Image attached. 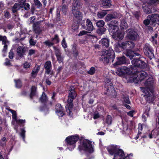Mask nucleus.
<instances>
[{
    "instance_id": "obj_41",
    "label": "nucleus",
    "mask_w": 159,
    "mask_h": 159,
    "mask_svg": "<svg viewBox=\"0 0 159 159\" xmlns=\"http://www.w3.org/2000/svg\"><path fill=\"white\" fill-rule=\"evenodd\" d=\"M112 121V117L110 115H108L106 119V123L108 125H111V124Z\"/></svg>"
},
{
    "instance_id": "obj_45",
    "label": "nucleus",
    "mask_w": 159,
    "mask_h": 159,
    "mask_svg": "<svg viewBox=\"0 0 159 159\" xmlns=\"http://www.w3.org/2000/svg\"><path fill=\"white\" fill-rule=\"evenodd\" d=\"M15 81L16 83V87L17 88H19L21 86L22 84L20 80H15Z\"/></svg>"
},
{
    "instance_id": "obj_6",
    "label": "nucleus",
    "mask_w": 159,
    "mask_h": 159,
    "mask_svg": "<svg viewBox=\"0 0 159 159\" xmlns=\"http://www.w3.org/2000/svg\"><path fill=\"white\" fill-rule=\"evenodd\" d=\"M132 64L133 66H131V69L132 70V67H139L140 68H146L147 65L145 62L140 60L139 58H134L131 61Z\"/></svg>"
},
{
    "instance_id": "obj_43",
    "label": "nucleus",
    "mask_w": 159,
    "mask_h": 159,
    "mask_svg": "<svg viewBox=\"0 0 159 159\" xmlns=\"http://www.w3.org/2000/svg\"><path fill=\"white\" fill-rule=\"evenodd\" d=\"M106 30V29L105 28H102L99 29L98 31V33L100 34H102L104 33V32Z\"/></svg>"
},
{
    "instance_id": "obj_7",
    "label": "nucleus",
    "mask_w": 159,
    "mask_h": 159,
    "mask_svg": "<svg viewBox=\"0 0 159 159\" xmlns=\"http://www.w3.org/2000/svg\"><path fill=\"white\" fill-rule=\"evenodd\" d=\"M53 48L57 61L59 63L63 64L64 56L62 55L61 50L60 48L55 46H53Z\"/></svg>"
},
{
    "instance_id": "obj_56",
    "label": "nucleus",
    "mask_w": 159,
    "mask_h": 159,
    "mask_svg": "<svg viewBox=\"0 0 159 159\" xmlns=\"http://www.w3.org/2000/svg\"><path fill=\"white\" fill-rule=\"evenodd\" d=\"M150 3L151 4H157L159 3V0H150Z\"/></svg>"
},
{
    "instance_id": "obj_32",
    "label": "nucleus",
    "mask_w": 159,
    "mask_h": 159,
    "mask_svg": "<svg viewBox=\"0 0 159 159\" xmlns=\"http://www.w3.org/2000/svg\"><path fill=\"white\" fill-rule=\"evenodd\" d=\"M102 44V46L104 47L107 48L109 46V40L107 38H104L101 39Z\"/></svg>"
},
{
    "instance_id": "obj_4",
    "label": "nucleus",
    "mask_w": 159,
    "mask_h": 159,
    "mask_svg": "<svg viewBox=\"0 0 159 159\" xmlns=\"http://www.w3.org/2000/svg\"><path fill=\"white\" fill-rule=\"evenodd\" d=\"M134 42L131 41H122L121 43H118L115 44V47L116 50L117 49H130L133 48L135 46Z\"/></svg>"
},
{
    "instance_id": "obj_22",
    "label": "nucleus",
    "mask_w": 159,
    "mask_h": 159,
    "mask_svg": "<svg viewBox=\"0 0 159 159\" xmlns=\"http://www.w3.org/2000/svg\"><path fill=\"white\" fill-rule=\"evenodd\" d=\"M106 87L107 88V91H109V92H110L111 91V92H112V94H111L112 96H113L114 97L115 96H116V93L114 89L113 84H112L111 83H110L107 84L106 85Z\"/></svg>"
},
{
    "instance_id": "obj_2",
    "label": "nucleus",
    "mask_w": 159,
    "mask_h": 159,
    "mask_svg": "<svg viewBox=\"0 0 159 159\" xmlns=\"http://www.w3.org/2000/svg\"><path fill=\"white\" fill-rule=\"evenodd\" d=\"M116 145H111L107 148V150L109 154L112 155H114L113 159H124L125 157L123 151Z\"/></svg>"
},
{
    "instance_id": "obj_1",
    "label": "nucleus",
    "mask_w": 159,
    "mask_h": 159,
    "mask_svg": "<svg viewBox=\"0 0 159 159\" xmlns=\"http://www.w3.org/2000/svg\"><path fill=\"white\" fill-rule=\"evenodd\" d=\"M154 82L153 78H150L144 83L146 87H140L144 93V96L145 100L149 103H152L155 99V97L153 93Z\"/></svg>"
},
{
    "instance_id": "obj_44",
    "label": "nucleus",
    "mask_w": 159,
    "mask_h": 159,
    "mask_svg": "<svg viewBox=\"0 0 159 159\" xmlns=\"http://www.w3.org/2000/svg\"><path fill=\"white\" fill-rule=\"evenodd\" d=\"M67 6L66 5H63L62 6L61 10L63 13L66 14L67 10Z\"/></svg>"
},
{
    "instance_id": "obj_3",
    "label": "nucleus",
    "mask_w": 159,
    "mask_h": 159,
    "mask_svg": "<svg viewBox=\"0 0 159 159\" xmlns=\"http://www.w3.org/2000/svg\"><path fill=\"white\" fill-rule=\"evenodd\" d=\"M132 72L134 74L131 77L130 80L135 83H138L139 81H141L148 76L147 73L143 71H138L137 68L132 67Z\"/></svg>"
},
{
    "instance_id": "obj_17",
    "label": "nucleus",
    "mask_w": 159,
    "mask_h": 159,
    "mask_svg": "<svg viewBox=\"0 0 159 159\" xmlns=\"http://www.w3.org/2000/svg\"><path fill=\"white\" fill-rule=\"evenodd\" d=\"M55 109L56 113L59 117H61L64 115L63 108L60 104H57L55 106Z\"/></svg>"
},
{
    "instance_id": "obj_48",
    "label": "nucleus",
    "mask_w": 159,
    "mask_h": 159,
    "mask_svg": "<svg viewBox=\"0 0 159 159\" xmlns=\"http://www.w3.org/2000/svg\"><path fill=\"white\" fill-rule=\"evenodd\" d=\"M143 23L146 25H150V18H149V16H148L147 19L143 21Z\"/></svg>"
},
{
    "instance_id": "obj_33",
    "label": "nucleus",
    "mask_w": 159,
    "mask_h": 159,
    "mask_svg": "<svg viewBox=\"0 0 159 159\" xmlns=\"http://www.w3.org/2000/svg\"><path fill=\"white\" fill-rule=\"evenodd\" d=\"M107 11H109V10H103L98 12L97 14V16L99 18H102L107 14Z\"/></svg>"
},
{
    "instance_id": "obj_12",
    "label": "nucleus",
    "mask_w": 159,
    "mask_h": 159,
    "mask_svg": "<svg viewBox=\"0 0 159 159\" xmlns=\"http://www.w3.org/2000/svg\"><path fill=\"white\" fill-rule=\"evenodd\" d=\"M81 25L83 29L89 31H92L94 29L92 22L89 19L86 20L85 25L84 23H82Z\"/></svg>"
},
{
    "instance_id": "obj_20",
    "label": "nucleus",
    "mask_w": 159,
    "mask_h": 159,
    "mask_svg": "<svg viewBox=\"0 0 159 159\" xmlns=\"http://www.w3.org/2000/svg\"><path fill=\"white\" fill-rule=\"evenodd\" d=\"M72 12L74 16L78 19L79 20H82V14L78 9H72Z\"/></svg>"
},
{
    "instance_id": "obj_13",
    "label": "nucleus",
    "mask_w": 159,
    "mask_h": 159,
    "mask_svg": "<svg viewBox=\"0 0 159 159\" xmlns=\"http://www.w3.org/2000/svg\"><path fill=\"white\" fill-rule=\"evenodd\" d=\"M143 51L144 54L150 59L154 57V55L152 50L149 46L147 45L145 46L143 48Z\"/></svg>"
},
{
    "instance_id": "obj_62",
    "label": "nucleus",
    "mask_w": 159,
    "mask_h": 159,
    "mask_svg": "<svg viewBox=\"0 0 159 159\" xmlns=\"http://www.w3.org/2000/svg\"><path fill=\"white\" fill-rule=\"evenodd\" d=\"M30 5L28 3H25L24 5V9L26 10H29L30 9Z\"/></svg>"
},
{
    "instance_id": "obj_54",
    "label": "nucleus",
    "mask_w": 159,
    "mask_h": 159,
    "mask_svg": "<svg viewBox=\"0 0 159 159\" xmlns=\"http://www.w3.org/2000/svg\"><path fill=\"white\" fill-rule=\"evenodd\" d=\"M43 43L48 47H51L54 44L53 43L49 41H46Z\"/></svg>"
},
{
    "instance_id": "obj_19",
    "label": "nucleus",
    "mask_w": 159,
    "mask_h": 159,
    "mask_svg": "<svg viewBox=\"0 0 159 159\" xmlns=\"http://www.w3.org/2000/svg\"><path fill=\"white\" fill-rule=\"evenodd\" d=\"M25 52L26 49L25 47L23 46H19L17 49V55L20 58L24 57V55H25Z\"/></svg>"
},
{
    "instance_id": "obj_11",
    "label": "nucleus",
    "mask_w": 159,
    "mask_h": 159,
    "mask_svg": "<svg viewBox=\"0 0 159 159\" xmlns=\"http://www.w3.org/2000/svg\"><path fill=\"white\" fill-rule=\"evenodd\" d=\"M130 69L126 66H124L118 68L116 71V74L119 75L121 76L130 73Z\"/></svg>"
},
{
    "instance_id": "obj_27",
    "label": "nucleus",
    "mask_w": 159,
    "mask_h": 159,
    "mask_svg": "<svg viewBox=\"0 0 159 159\" xmlns=\"http://www.w3.org/2000/svg\"><path fill=\"white\" fill-rule=\"evenodd\" d=\"M109 26V30L111 31V33L113 34L117 31L119 30V27L118 26L113 25V22L112 24H108Z\"/></svg>"
},
{
    "instance_id": "obj_63",
    "label": "nucleus",
    "mask_w": 159,
    "mask_h": 159,
    "mask_svg": "<svg viewBox=\"0 0 159 159\" xmlns=\"http://www.w3.org/2000/svg\"><path fill=\"white\" fill-rule=\"evenodd\" d=\"M133 15L135 16V18L138 19L139 16V13L138 11H134L133 12Z\"/></svg>"
},
{
    "instance_id": "obj_28",
    "label": "nucleus",
    "mask_w": 159,
    "mask_h": 159,
    "mask_svg": "<svg viewBox=\"0 0 159 159\" xmlns=\"http://www.w3.org/2000/svg\"><path fill=\"white\" fill-rule=\"evenodd\" d=\"M22 4L20 5L18 3H15L14 6L11 8V10L13 13L16 12L18 10H19L20 8H22Z\"/></svg>"
},
{
    "instance_id": "obj_29",
    "label": "nucleus",
    "mask_w": 159,
    "mask_h": 159,
    "mask_svg": "<svg viewBox=\"0 0 159 159\" xmlns=\"http://www.w3.org/2000/svg\"><path fill=\"white\" fill-rule=\"evenodd\" d=\"M102 4L105 8H109L111 6V0H102Z\"/></svg>"
},
{
    "instance_id": "obj_5",
    "label": "nucleus",
    "mask_w": 159,
    "mask_h": 159,
    "mask_svg": "<svg viewBox=\"0 0 159 159\" xmlns=\"http://www.w3.org/2000/svg\"><path fill=\"white\" fill-rule=\"evenodd\" d=\"M91 143V142L89 140H84L83 142L82 145L79 146V150H83L89 152H93V150Z\"/></svg>"
},
{
    "instance_id": "obj_34",
    "label": "nucleus",
    "mask_w": 159,
    "mask_h": 159,
    "mask_svg": "<svg viewBox=\"0 0 159 159\" xmlns=\"http://www.w3.org/2000/svg\"><path fill=\"white\" fill-rule=\"evenodd\" d=\"M128 25L126 22L124 20H121L120 27L121 29H126Z\"/></svg>"
},
{
    "instance_id": "obj_37",
    "label": "nucleus",
    "mask_w": 159,
    "mask_h": 159,
    "mask_svg": "<svg viewBox=\"0 0 159 159\" xmlns=\"http://www.w3.org/2000/svg\"><path fill=\"white\" fill-rule=\"evenodd\" d=\"M115 18V16L111 14H108L106 17L105 18V21L106 22H108Z\"/></svg>"
},
{
    "instance_id": "obj_25",
    "label": "nucleus",
    "mask_w": 159,
    "mask_h": 159,
    "mask_svg": "<svg viewBox=\"0 0 159 159\" xmlns=\"http://www.w3.org/2000/svg\"><path fill=\"white\" fill-rule=\"evenodd\" d=\"M125 58V57L124 56L118 57L117 58V61L116 62L114 63V65H120L125 63H126Z\"/></svg>"
},
{
    "instance_id": "obj_30",
    "label": "nucleus",
    "mask_w": 159,
    "mask_h": 159,
    "mask_svg": "<svg viewBox=\"0 0 159 159\" xmlns=\"http://www.w3.org/2000/svg\"><path fill=\"white\" fill-rule=\"evenodd\" d=\"M39 69L40 66H38L36 68H34L31 73V76L32 78H34L36 77Z\"/></svg>"
},
{
    "instance_id": "obj_15",
    "label": "nucleus",
    "mask_w": 159,
    "mask_h": 159,
    "mask_svg": "<svg viewBox=\"0 0 159 159\" xmlns=\"http://www.w3.org/2000/svg\"><path fill=\"white\" fill-rule=\"evenodd\" d=\"M0 41H2V44L4 45L2 51L3 52H5L7 49V46L9 44V42L8 41L6 36L0 35Z\"/></svg>"
},
{
    "instance_id": "obj_51",
    "label": "nucleus",
    "mask_w": 159,
    "mask_h": 159,
    "mask_svg": "<svg viewBox=\"0 0 159 159\" xmlns=\"http://www.w3.org/2000/svg\"><path fill=\"white\" fill-rule=\"evenodd\" d=\"M25 131L24 129H21V132L20 133V136L22 137L23 140L24 141L25 140Z\"/></svg>"
},
{
    "instance_id": "obj_53",
    "label": "nucleus",
    "mask_w": 159,
    "mask_h": 159,
    "mask_svg": "<svg viewBox=\"0 0 159 159\" xmlns=\"http://www.w3.org/2000/svg\"><path fill=\"white\" fill-rule=\"evenodd\" d=\"M95 69L93 67H92L90 68L89 71H88V74L92 75L95 72Z\"/></svg>"
},
{
    "instance_id": "obj_59",
    "label": "nucleus",
    "mask_w": 159,
    "mask_h": 159,
    "mask_svg": "<svg viewBox=\"0 0 159 159\" xmlns=\"http://www.w3.org/2000/svg\"><path fill=\"white\" fill-rule=\"evenodd\" d=\"M145 108L146 109V110L145 111V113H144V114L148 116L149 115L148 112L150 111V107H148V106H146Z\"/></svg>"
},
{
    "instance_id": "obj_61",
    "label": "nucleus",
    "mask_w": 159,
    "mask_h": 159,
    "mask_svg": "<svg viewBox=\"0 0 159 159\" xmlns=\"http://www.w3.org/2000/svg\"><path fill=\"white\" fill-rule=\"evenodd\" d=\"M73 50L74 52V55L75 57L78 55V52L77 51L76 49V48L75 47H74L73 48Z\"/></svg>"
},
{
    "instance_id": "obj_42",
    "label": "nucleus",
    "mask_w": 159,
    "mask_h": 159,
    "mask_svg": "<svg viewBox=\"0 0 159 159\" xmlns=\"http://www.w3.org/2000/svg\"><path fill=\"white\" fill-rule=\"evenodd\" d=\"M4 16L7 19H8L11 17V15L10 13L7 11H4Z\"/></svg>"
},
{
    "instance_id": "obj_40",
    "label": "nucleus",
    "mask_w": 159,
    "mask_h": 159,
    "mask_svg": "<svg viewBox=\"0 0 159 159\" xmlns=\"http://www.w3.org/2000/svg\"><path fill=\"white\" fill-rule=\"evenodd\" d=\"M105 24L104 21L102 20H100L98 21L96 23V25L98 27H103Z\"/></svg>"
},
{
    "instance_id": "obj_60",
    "label": "nucleus",
    "mask_w": 159,
    "mask_h": 159,
    "mask_svg": "<svg viewBox=\"0 0 159 159\" xmlns=\"http://www.w3.org/2000/svg\"><path fill=\"white\" fill-rule=\"evenodd\" d=\"M30 64L28 62H25L24 64V67L25 68L27 69L30 67Z\"/></svg>"
},
{
    "instance_id": "obj_49",
    "label": "nucleus",
    "mask_w": 159,
    "mask_h": 159,
    "mask_svg": "<svg viewBox=\"0 0 159 159\" xmlns=\"http://www.w3.org/2000/svg\"><path fill=\"white\" fill-rule=\"evenodd\" d=\"M12 114V118L13 119L15 120V121H16L17 120V116L16 113V112L13 111L12 112H11Z\"/></svg>"
},
{
    "instance_id": "obj_31",
    "label": "nucleus",
    "mask_w": 159,
    "mask_h": 159,
    "mask_svg": "<svg viewBox=\"0 0 159 159\" xmlns=\"http://www.w3.org/2000/svg\"><path fill=\"white\" fill-rule=\"evenodd\" d=\"M99 60L100 61H102L103 62L104 64H108L109 61H110V58L106 56L102 55L100 58Z\"/></svg>"
},
{
    "instance_id": "obj_10",
    "label": "nucleus",
    "mask_w": 159,
    "mask_h": 159,
    "mask_svg": "<svg viewBox=\"0 0 159 159\" xmlns=\"http://www.w3.org/2000/svg\"><path fill=\"white\" fill-rule=\"evenodd\" d=\"M127 37L130 40L135 41L138 37L137 33L132 29H129L126 31Z\"/></svg>"
},
{
    "instance_id": "obj_64",
    "label": "nucleus",
    "mask_w": 159,
    "mask_h": 159,
    "mask_svg": "<svg viewBox=\"0 0 159 159\" xmlns=\"http://www.w3.org/2000/svg\"><path fill=\"white\" fill-rule=\"evenodd\" d=\"M14 52L12 50H10L9 55V57L11 59H12L13 57Z\"/></svg>"
},
{
    "instance_id": "obj_8",
    "label": "nucleus",
    "mask_w": 159,
    "mask_h": 159,
    "mask_svg": "<svg viewBox=\"0 0 159 159\" xmlns=\"http://www.w3.org/2000/svg\"><path fill=\"white\" fill-rule=\"evenodd\" d=\"M102 54L109 57L110 61H111L112 62H113L115 58V54L112 49L110 48L108 50H103L102 52Z\"/></svg>"
},
{
    "instance_id": "obj_57",
    "label": "nucleus",
    "mask_w": 159,
    "mask_h": 159,
    "mask_svg": "<svg viewBox=\"0 0 159 159\" xmlns=\"http://www.w3.org/2000/svg\"><path fill=\"white\" fill-rule=\"evenodd\" d=\"M54 40H56V43H58L59 42V40L58 38V36L56 34L55 35V37L54 38H52V40L53 41Z\"/></svg>"
},
{
    "instance_id": "obj_16",
    "label": "nucleus",
    "mask_w": 159,
    "mask_h": 159,
    "mask_svg": "<svg viewBox=\"0 0 159 159\" xmlns=\"http://www.w3.org/2000/svg\"><path fill=\"white\" fill-rule=\"evenodd\" d=\"M79 139L78 135L71 136L67 137L66 140L69 144H73L75 143Z\"/></svg>"
},
{
    "instance_id": "obj_50",
    "label": "nucleus",
    "mask_w": 159,
    "mask_h": 159,
    "mask_svg": "<svg viewBox=\"0 0 159 159\" xmlns=\"http://www.w3.org/2000/svg\"><path fill=\"white\" fill-rule=\"evenodd\" d=\"M37 41L34 40L33 38H31L29 41L30 43V45L32 46H34L36 43Z\"/></svg>"
},
{
    "instance_id": "obj_36",
    "label": "nucleus",
    "mask_w": 159,
    "mask_h": 159,
    "mask_svg": "<svg viewBox=\"0 0 159 159\" xmlns=\"http://www.w3.org/2000/svg\"><path fill=\"white\" fill-rule=\"evenodd\" d=\"M40 100L42 102H47V97L44 92L43 93L42 96L40 98Z\"/></svg>"
},
{
    "instance_id": "obj_18",
    "label": "nucleus",
    "mask_w": 159,
    "mask_h": 159,
    "mask_svg": "<svg viewBox=\"0 0 159 159\" xmlns=\"http://www.w3.org/2000/svg\"><path fill=\"white\" fill-rule=\"evenodd\" d=\"M70 87V90L68 95V101L69 102H72L73 99L76 96V94L73 87Z\"/></svg>"
},
{
    "instance_id": "obj_23",
    "label": "nucleus",
    "mask_w": 159,
    "mask_h": 159,
    "mask_svg": "<svg viewBox=\"0 0 159 159\" xmlns=\"http://www.w3.org/2000/svg\"><path fill=\"white\" fill-rule=\"evenodd\" d=\"M44 68L46 70L45 73L47 74H49L52 68L51 62L49 61H46L44 64Z\"/></svg>"
},
{
    "instance_id": "obj_47",
    "label": "nucleus",
    "mask_w": 159,
    "mask_h": 159,
    "mask_svg": "<svg viewBox=\"0 0 159 159\" xmlns=\"http://www.w3.org/2000/svg\"><path fill=\"white\" fill-rule=\"evenodd\" d=\"M35 4L38 8H40L42 6V4L38 0H34Z\"/></svg>"
},
{
    "instance_id": "obj_21",
    "label": "nucleus",
    "mask_w": 159,
    "mask_h": 159,
    "mask_svg": "<svg viewBox=\"0 0 159 159\" xmlns=\"http://www.w3.org/2000/svg\"><path fill=\"white\" fill-rule=\"evenodd\" d=\"M112 37L113 39L116 40H121L124 37V34L120 32L119 30L113 34Z\"/></svg>"
},
{
    "instance_id": "obj_46",
    "label": "nucleus",
    "mask_w": 159,
    "mask_h": 159,
    "mask_svg": "<svg viewBox=\"0 0 159 159\" xmlns=\"http://www.w3.org/2000/svg\"><path fill=\"white\" fill-rule=\"evenodd\" d=\"M123 99L124 102L126 103H130V102L129 99V97L127 95L123 96Z\"/></svg>"
},
{
    "instance_id": "obj_24",
    "label": "nucleus",
    "mask_w": 159,
    "mask_h": 159,
    "mask_svg": "<svg viewBox=\"0 0 159 159\" xmlns=\"http://www.w3.org/2000/svg\"><path fill=\"white\" fill-rule=\"evenodd\" d=\"M126 56L129 57L131 60L133 59V57H134L135 56L139 57L141 56L140 54L138 52H134L131 51H128L126 55Z\"/></svg>"
},
{
    "instance_id": "obj_39",
    "label": "nucleus",
    "mask_w": 159,
    "mask_h": 159,
    "mask_svg": "<svg viewBox=\"0 0 159 159\" xmlns=\"http://www.w3.org/2000/svg\"><path fill=\"white\" fill-rule=\"evenodd\" d=\"M79 27V24L78 22H74L72 26V29L73 30L76 31L78 29Z\"/></svg>"
},
{
    "instance_id": "obj_38",
    "label": "nucleus",
    "mask_w": 159,
    "mask_h": 159,
    "mask_svg": "<svg viewBox=\"0 0 159 159\" xmlns=\"http://www.w3.org/2000/svg\"><path fill=\"white\" fill-rule=\"evenodd\" d=\"M7 139L5 137H3L0 140V145L1 146H5L6 143Z\"/></svg>"
},
{
    "instance_id": "obj_9",
    "label": "nucleus",
    "mask_w": 159,
    "mask_h": 159,
    "mask_svg": "<svg viewBox=\"0 0 159 159\" xmlns=\"http://www.w3.org/2000/svg\"><path fill=\"white\" fill-rule=\"evenodd\" d=\"M150 20V25L155 26L157 24L159 25V15L154 14L149 15Z\"/></svg>"
},
{
    "instance_id": "obj_58",
    "label": "nucleus",
    "mask_w": 159,
    "mask_h": 159,
    "mask_svg": "<svg viewBox=\"0 0 159 159\" xmlns=\"http://www.w3.org/2000/svg\"><path fill=\"white\" fill-rule=\"evenodd\" d=\"M36 52V50H35L31 49L29 50L28 55L31 56L34 54H35Z\"/></svg>"
},
{
    "instance_id": "obj_55",
    "label": "nucleus",
    "mask_w": 159,
    "mask_h": 159,
    "mask_svg": "<svg viewBox=\"0 0 159 159\" xmlns=\"http://www.w3.org/2000/svg\"><path fill=\"white\" fill-rule=\"evenodd\" d=\"M67 102L68 104L66 105V107L67 108H69V109H71L73 108V104L72 103V102H69L68 101V100H67Z\"/></svg>"
},
{
    "instance_id": "obj_26",
    "label": "nucleus",
    "mask_w": 159,
    "mask_h": 159,
    "mask_svg": "<svg viewBox=\"0 0 159 159\" xmlns=\"http://www.w3.org/2000/svg\"><path fill=\"white\" fill-rule=\"evenodd\" d=\"M82 5V3L80 0H74L72 3V9H78Z\"/></svg>"
},
{
    "instance_id": "obj_52",
    "label": "nucleus",
    "mask_w": 159,
    "mask_h": 159,
    "mask_svg": "<svg viewBox=\"0 0 159 159\" xmlns=\"http://www.w3.org/2000/svg\"><path fill=\"white\" fill-rule=\"evenodd\" d=\"M61 45L63 48H66L67 47V44L66 43L65 38H63L61 41Z\"/></svg>"
},
{
    "instance_id": "obj_35",
    "label": "nucleus",
    "mask_w": 159,
    "mask_h": 159,
    "mask_svg": "<svg viewBox=\"0 0 159 159\" xmlns=\"http://www.w3.org/2000/svg\"><path fill=\"white\" fill-rule=\"evenodd\" d=\"M36 89V87L35 86H33L31 88V92L30 95V97L31 99H32L33 97L35 95Z\"/></svg>"
},
{
    "instance_id": "obj_14",
    "label": "nucleus",
    "mask_w": 159,
    "mask_h": 159,
    "mask_svg": "<svg viewBox=\"0 0 159 159\" xmlns=\"http://www.w3.org/2000/svg\"><path fill=\"white\" fill-rule=\"evenodd\" d=\"M41 21H39L34 23L33 25V30L34 32L38 35L39 34L42 32V30L40 27Z\"/></svg>"
}]
</instances>
